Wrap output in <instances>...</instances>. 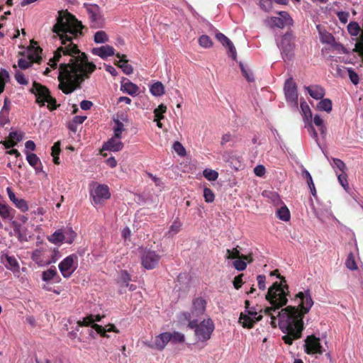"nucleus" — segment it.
<instances>
[{"instance_id": "obj_18", "label": "nucleus", "mask_w": 363, "mask_h": 363, "mask_svg": "<svg viewBox=\"0 0 363 363\" xmlns=\"http://www.w3.org/2000/svg\"><path fill=\"white\" fill-rule=\"evenodd\" d=\"M1 261L6 268L11 271L14 275L19 274L20 265L14 256L9 255L8 253L3 252L1 255Z\"/></svg>"}, {"instance_id": "obj_35", "label": "nucleus", "mask_w": 363, "mask_h": 363, "mask_svg": "<svg viewBox=\"0 0 363 363\" xmlns=\"http://www.w3.org/2000/svg\"><path fill=\"white\" fill-rule=\"evenodd\" d=\"M169 341L172 344L182 343L185 340L184 335L177 331L169 333Z\"/></svg>"}, {"instance_id": "obj_37", "label": "nucleus", "mask_w": 363, "mask_h": 363, "mask_svg": "<svg viewBox=\"0 0 363 363\" xmlns=\"http://www.w3.org/2000/svg\"><path fill=\"white\" fill-rule=\"evenodd\" d=\"M262 196L270 199L274 205L278 206L281 203L279 194L274 191H264L262 192Z\"/></svg>"}, {"instance_id": "obj_24", "label": "nucleus", "mask_w": 363, "mask_h": 363, "mask_svg": "<svg viewBox=\"0 0 363 363\" xmlns=\"http://www.w3.org/2000/svg\"><path fill=\"white\" fill-rule=\"evenodd\" d=\"M305 89L312 98L316 100L322 99L325 96L324 89L318 85L306 86Z\"/></svg>"}, {"instance_id": "obj_63", "label": "nucleus", "mask_w": 363, "mask_h": 363, "mask_svg": "<svg viewBox=\"0 0 363 363\" xmlns=\"http://www.w3.org/2000/svg\"><path fill=\"white\" fill-rule=\"evenodd\" d=\"M260 6L264 11H269L272 8V0H261Z\"/></svg>"}, {"instance_id": "obj_9", "label": "nucleus", "mask_w": 363, "mask_h": 363, "mask_svg": "<svg viewBox=\"0 0 363 363\" xmlns=\"http://www.w3.org/2000/svg\"><path fill=\"white\" fill-rule=\"evenodd\" d=\"M60 273L65 278H69L78 267V257L72 254L63 259L58 265Z\"/></svg>"}, {"instance_id": "obj_15", "label": "nucleus", "mask_w": 363, "mask_h": 363, "mask_svg": "<svg viewBox=\"0 0 363 363\" xmlns=\"http://www.w3.org/2000/svg\"><path fill=\"white\" fill-rule=\"evenodd\" d=\"M40 52L38 48L29 49L27 56L18 60V67L25 69L30 67L33 62H38L40 60Z\"/></svg>"}, {"instance_id": "obj_47", "label": "nucleus", "mask_w": 363, "mask_h": 363, "mask_svg": "<svg viewBox=\"0 0 363 363\" xmlns=\"http://www.w3.org/2000/svg\"><path fill=\"white\" fill-rule=\"evenodd\" d=\"M167 111V107L164 104H160L157 108L154 110L155 114V120L154 121H160L164 116L163 113Z\"/></svg>"}, {"instance_id": "obj_40", "label": "nucleus", "mask_w": 363, "mask_h": 363, "mask_svg": "<svg viewBox=\"0 0 363 363\" xmlns=\"http://www.w3.org/2000/svg\"><path fill=\"white\" fill-rule=\"evenodd\" d=\"M94 40L96 43H105L108 41V36L105 31L99 30L94 34Z\"/></svg>"}, {"instance_id": "obj_42", "label": "nucleus", "mask_w": 363, "mask_h": 363, "mask_svg": "<svg viewBox=\"0 0 363 363\" xmlns=\"http://www.w3.org/2000/svg\"><path fill=\"white\" fill-rule=\"evenodd\" d=\"M347 30L352 36L357 37L360 33L361 28L357 22H350L347 25Z\"/></svg>"}, {"instance_id": "obj_10", "label": "nucleus", "mask_w": 363, "mask_h": 363, "mask_svg": "<svg viewBox=\"0 0 363 363\" xmlns=\"http://www.w3.org/2000/svg\"><path fill=\"white\" fill-rule=\"evenodd\" d=\"M89 15L91 26L93 28L102 27L104 19L101 14L100 8L96 4H85Z\"/></svg>"}, {"instance_id": "obj_59", "label": "nucleus", "mask_w": 363, "mask_h": 363, "mask_svg": "<svg viewBox=\"0 0 363 363\" xmlns=\"http://www.w3.org/2000/svg\"><path fill=\"white\" fill-rule=\"evenodd\" d=\"M347 71L348 72L349 77H350L351 82L354 84H357L359 82L358 74L352 68H347Z\"/></svg>"}, {"instance_id": "obj_12", "label": "nucleus", "mask_w": 363, "mask_h": 363, "mask_svg": "<svg viewBox=\"0 0 363 363\" xmlns=\"http://www.w3.org/2000/svg\"><path fill=\"white\" fill-rule=\"evenodd\" d=\"M279 16L271 17L267 20V25L274 28H283L285 26H291L293 19L286 11H280L278 13Z\"/></svg>"}, {"instance_id": "obj_28", "label": "nucleus", "mask_w": 363, "mask_h": 363, "mask_svg": "<svg viewBox=\"0 0 363 363\" xmlns=\"http://www.w3.org/2000/svg\"><path fill=\"white\" fill-rule=\"evenodd\" d=\"M63 238L62 231L61 229H59L48 236V240L55 245L61 246L65 243Z\"/></svg>"}, {"instance_id": "obj_14", "label": "nucleus", "mask_w": 363, "mask_h": 363, "mask_svg": "<svg viewBox=\"0 0 363 363\" xmlns=\"http://www.w3.org/2000/svg\"><path fill=\"white\" fill-rule=\"evenodd\" d=\"M284 94L287 102L293 106H297L298 92L295 82L292 79H288L284 84Z\"/></svg>"}, {"instance_id": "obj_61", "label": "nucleus", "mask_w": 363, "mask_h": 363, "mask_svg": "<svg viewBox=\"0 0 363 363\" xmlns=\"http://www.w3.org/2000/svg\"><path fill=\"white\" fill-rule=\"evenodd\" d=\"M258 287L261 290H264L266 289V277L264 275H258L257 277Z\"/></svg>"}, {"instance_id": "obj_43", "label": "nucleus", "mask_w": 363, "mask_h": 363, "mask_svg": "<svg viewBox=\"0 0 363 363\" xmlns=\"http://www.w3.org/2000/svg\"><path fill=\"white\" fill-rule=\"evenodd\" d=\"M131 280L130 274L126 271H121L118 278V282L122 286H128L129 281Z\"/></svg>"}, {"instance_id": "obj_56", "label": "nucleus", "mask_w": 363, "mask_h": 363, "mask_svg": "<svg viewBox=\"0 0 363 363\" xmlns=\"http://www.w3.org/2000/svg\"><path fill=\"white\" fill-rule=\"evenodd\" d=\"M240 252L236 249L227 250L225 257L228 259H238L240 258Z\"/></svg>"}, {"instance_id": "obj_13", "label": "nucleus", "mask_w": 363, "mask_h": 363, "mask_svg": "<svg viewBox=\"0 0 363 363\" xmlns=\"http://www.w3.org/2000/svg\"><path fill=\"white\" fill-rule=\"evenodd\" d=\"M284 60H290L293 55L294 43L290 35H284L277 43Z\"/></svg>"}, {"instance_id": "obj_52", "label": "nucleus", "mask_w": 363, "mask_h": 363, "mask_svg": "<svg viewBox=\"0 0 363 363\" xmlns=\"http://www.w3.org/2000/svg\"><path fill=\"white\" fill-rule=\"evenodd\" d=\"M345 264H346V267L350 270H355L357 269L356 262H355L354 256L352 253H350L348 255V257L346 259Z\"/></svg>"}, {"instance_id": "obj_39", "label": "nucleus", "mask_w": 363, "mask_h": 363, "mask_svg": "<svg viewBox=\"0 0 363 363\" xmlns=\"http://www.w3.org/2000/svg\"><path fill=\"white\" fill-rule=\"evenodd\" d=\"M101 318L100 315H96V316L89 315V316L84 318L82 320L77 321V324H78V326H89L96 321H100Z\"/></svg>"}, {"instance_id": "obj_30", "label": "nucleus", "mask_w": 363, "mask_h": 363, "mask_svg": "<svg viewBox=\"0 0 363 363\" xmlns=\"http://www.w3.org/2000/svg\"><path fill=\"white\" fill-rule=\"evenodd\" d=\"M26 155V160L28 164L35 169V172L38 171V164H40V160L39 157L34 153H30L27 151H24Z\"/></svg>"}, {"instance_id": "obj_20", "label": "nucleus", "mask_w": 363, "mask_h": 363, "mask_svg": "<svg viewBox=\"0 0 363 363\" xmlns=\"http://www.w3.org/2000/svg\"><path fill=\"white\" fill-rule=\"evenodd\" d=\"M123 148V143L121 142V138L113 135L106 143L103 145V149L111 152H118Z\"/></svg>"}, {"instance_id": "obj_53", "label": "nucleus", "mask_w": 363, "mask_h": 363, "mask_svg": "<svg viewBox=\"0 0 363 363\" xmlns=\"http://www.w3.org/2000/svg\"><path fill=\"white\" fill-rule=\"evenodd\" d=\"M333 167L335 169H338L340 173L345 172V164L339 159H333Z\"/></svg>"}, {"instance_id": "obj_6", "label": "nucleus", "mask_w": 363, "mask_h": 363, "mask_svg": "<svg viewBox=\"0 0 363 363\" xmlns=\"http://www.w3.org/2000/svg\"><path fill=\"white\" fill-rule=\"evenodd\" d=\"M89 193L94 205L101 204L111 197L109 187L106 184L97 182L89 184Z\"/></svg>"}, {"instance_id": "obj_50", "label": "nucleus", "mask_w": 363, "mask_h": 363, "mask_svg": "<svg viewBox=\"0 0 363 363\" xmlns=\"http://www.w3.org/2000/svg\"><path fill=\"white\" fill-rule=\"evenodd\" d=\"M9 72L6 70L0 71V94L4 91L6 82L9 79Z\"/></svg>"}, {"instance_id": "obj_23", "label": "nucleus", "mask_w": 363, "mask_h": 363, "mask_svg": "<svg viewBox=\"0 0 363 363\" xmlns=\"http://www.w3.org/2000/svg\"><path fill=\"white\" fill-rule=\"evenodd\" d=\"M42 280L45 282L58 283L61 279L55 267L50 268L42 273Z\"/></svg>"}, {"instance_id": "obj_41", "label": "nucleus", "mask_w": 363, "mask_h": 363, "mask_svg": "<svg viewBox=\"0 0 363 363\" xmlns=\"http://www.w3.org/2000/svg\"><path fill=\"white\" fill-rule=\"evenodd\" d=\"M113 130V135L122 138V133L125 130L123 123L118 119H115Z\"/></svg>"}, {"instance_id": "obj_5", "label": "nucleus", "mask_w": 363, "mask_h": 363, "mask_svg": "<svg viewBox=\"0 0 363 363\" xmlns=\"http://www.w3.org/2000/svg\"><path fill=\"white\" fill-rule=\"evenodd\" d=\"M31 92L36 96V102L40 106H44L48 103V108L50 110L56 108V101L50 94L49 90L39 83L34 82L31 89Z\"/></svg>"}, {"instance_id": "obj_11", "label": "nucleus", "mask_w": 363, "mask_h": 363, "mask_svg": "<svg viewBox=\"0 0 363 363\" xmlns=\"http://www.w3.org/2000/svg\"><path fill=\"white\" fill-rule=\"evenodd\" d=\"M300 107L305 123V127L308 128L310 135L315 139L316 143H318V133L312 123V113L311 108L305 101L301 102Z\"/></svg>"}, {"instance_id": "obj_44", "label": "nucleus", "mask_w": 363, "mask_h": 363, "mask_svg": "<svg viewBox=\"0 0 363 363\" xmlns=\"http://www.w3.org/2000/svg\"><path fill=\"white\" fill-rule=\"evenodd\" d=\"M203 177L210 182L216 181L218 177V173L211 169H205L203 172Z\"/></svg>"}, {"instance_id": "obj_2", "label": "nucleus", "mask_w": 363, "mask_h": 363, "mask_svg": "<svg viewBox=\"0 0 363 363\" xmlns=\"http://www.w3.org/2000/svg\"><path fill=\"white\" fill-rule=\"evenodd\" d=\"M289 287L282 278L280 282H274L268 289L266 299L270 306L264 308V313L270 317V324L273 328L279 326L285 334L282 339L286 344L291 345L294 340L301 336L303 330V315L309 312L313 305L309 290L298 292L294 298L297 306H287L281 308L288 302Z\"/></svg>"}, {"instance_id": "obj_46", "label": "nucleus", "mask_w": 363, "mask_h": 363, "mask_svg": "<svg viewBox=\"0 0 363 363\" xmlns=\"http://www.w3.org/2000/svg\"><path fill=\"white\" fill-rule=\"evenodd\" d=\"M181 227L182 223L177 220H174L173 223L171 225L168 230L167 235L169 237L174 236V235L179 232Z\"/></svg>"}, {"instance_id": "obj_27", "label": "nucleus", "mask_w": 363, "mask_h": 363, "mask_svg": "<svg viewBox=\"0 0 363 363\" xmlns=\"http://www.w3.org/2000/svg\"><path fill=\"white\" fill-rule=\"evenodd\" d=\"M92 328L95 329V330L103 337H108L106 335L107 332H115L116 333H119V330L116 329L115 325L113 324H108L103 327L101 325L94 323L92 325Z\"/></svg>"}, {"instance_id": "obj_1", "label": "nucleus", "mask_w": 363, "mask_h": 363, "mask_svg": "<svg viewBox=\"0 0 363 363\" xmlns=\"http://www.w3.org/2000/svg\"><path fill=\"white\" fill-rule=\"evenodd\" d=\"M82 29L81 22L69 13L60 14L52 28L53 38L58 39L61 45L54 52L48 65L55 69L60 63L59 87L66 94L79 89L96 69V65L88 62L85 53L74 42L82 35Z\"/></svg>"}, {"instance_id": "obj_33", "label": "nucleus", "mask_w": 363, "mask_h": 363, "mask_svg": "<svg viewBox=\"0 0 363 363\" xmlns=\"http://www.w3.org/2000/svg\"><path fill=\"white\" fill-rule=\"evenodd\" d=\"M301 175H302L303 178L306 179L308 186L313 196H315V194H316L315 187L312 177H311V174L309 173V172L303 168L302 169Z\"/></svg>"}, {"instance_id": "obj_36", "label": "nucleus", "mask_w": 363, "mask_h": 363, "mask_svg": "<svg viewBox=\"0 0 363 363\" xmlns=\"http://www.w3.org/2000/svg\"><path fill=\"white\" fill-rule=\"evenodd\" d=\"M313 121V123L318 128L320 134L325 137L326 135L327 128L323 119L319 115H315Z\"/></svg>"}, {"instance_id": "obj_8", "label": "nucleus", "mask_w": 363, "mask_h": 363, "mask_svg": "<svg viewBox=\"0 0 363 363\" xmlns=\"http://www.w3.org/2000/svg\"><path fill=\"white\" fill-rule=\"evenodd\" d=\"M249 304V301H246L245 310V312L240 313L239 323L244 328H251L255 323L261 320L262 315H258L253 308H250Z\"/></svg>"}, {"instance_id": "obj_38", "label": "nucleus", "mask_w": 363, "mask_h": 363, "mask_svg": "<svg viewBox=\"0 0 363 363\" xmlns=\"http://www.w3.org/2000/svg\"><path fill=\"white\" fill-rule=\"evenodd\" d=\"M277 217L283 221H289L290 220V212L286 206H283L277 211Z\"/></svg>"}, {"instance_id": "obj_34", "label": "nucleus", "mask_w": 363, "mask_h": 363, "mask_svg": "<svg viewBox=\"0 0 363 363\" xmlns=\"http://www.w3.org/2000/svg\"><path fill=\"white\" fill-rule=\"evenodd\" d=\"M150 91L155 96H160L164 93V87L161 82H157L150 86Z\"/></svg>"}, {"instance_id": "obj_58", "label": "nucleus", "mask_w": 363, "mask_h": 363, "mask_svg": "<svg viewBox=\"0 0 363 363\" xmlns=\"http://www.w3.org/2000/svg\"><path fill=\"white\" fill-rule=\"evenodd\" d=\"M241 71L243 76L246 78L248 82H252L254 80L252 73L248 70L243 65L240 64Z\"/></svg>"}, {"instance_id": "obj_19", "label": "nucleus", "mask_w": 363, "mask_h": 363, "mask_svg": "<svg viewBox=\"0 0 363 363\" xmlns=\"http://www.w3.org/2000/svg\"><path fill=\"white\" fill-rule=\"evenodd\" d=\"M169 337L168 332L162 333L155 337L153 342H145L144 344L150 348L162 350L167 343L169 342Z\"/></svg>"}, {"instance_id": "obj_55", "label": "nucleus", "mask_w": 363, "mask_h": 363, "mask_svg": "<svg viewBox=\"0 0 363 363\" xmlns=\"http://www.w3.org/2000/svg\"><path fill=\"white\" fill-rule=\"evenodd\" d=\"M0 216L5 219L11 217L9 207L2 203H0Z\"/></svg>"}, {"instance_id": "obj_45", "label": "nucleus", "mask_w": 363, "mask_h": 363, "mask_svg": "<svg viewBox=\"0 0 363 363\" xmlns=\"http://www.w3.org/2000/svg\"><path fill=\"white\" fill-rule=\"evenodd\" d=\"M13 203L22 212H26L28 211V203L23 199L17 198L15 201H13Z\"/></svg>"}, {"instance_id": "obj_62", "label": "nucleus", "mask_w": 363, "mask_h": 363, "mask_svg": "<svg viewBox=\"0 0 363 363\" xmlns=\"http://www.w3.org/2000/svg\"><path fill=\"white\" fill-rule=\"evenodd\" d=\"M337 16L340 22L343 23H346L348 21L349 13L345 11H339L337 13Z\"/></svg>"}, {"instance_id": "obj_22", "label": "nucleus", "mask_w": 363, "mask_h": 363, "mask_svg": "<svg viewBox=\"0 0 363 363\" xmlns=\"http://www.w3.org/2000/svg\"><path fill=\"white\" fill-rule=\"evenodd\" d=\"M91 52L102 59H106L115 55V49L111 45H106L93 48Z\"/></svg>"}, {"instance_id": "obj_54", "label": "nucleus", "mask_w": 363, "mask_h": 363, "mask_svg": "<svg viewBox=\"0 0 363 363\" xmlns=\"http://www.w3.org/2000/svg\"><path fill=\"white\" fill-rule=\"evenodd\" d=\"M203 197L205 201L207 203H212L215 199V195L211 189L209 188H204Z\"/></svg>"}, {"instance_id": "obj_21", "label": "nucleus", "mask_w": 363, "mask_h": 363, "mask_svg": "<svg viewBox=\"0 0 363 363\" xmlns=\"http://www.w3.org/2000/svg\"><path fill=\"white\" fill-rule=\"evenodd\" d=\"M216 39L228 50V53L231 55L233 60L236 58V49L232 41L221 33L216 34Z\"/></svg>"}, {"instance_id": "obj_25", "label": "nucleus", "mask_w": 363, "mask_h": 363, "mask_svg": "<svg viewBox=\"0 0 363 363\" xmlns=\"http://www.w3.org/2000/svg\"><path fill=\"white\" fill-rule=\"evenodd\" d=\"M121 90L133 96H137L139 94V87L128 80L122 83Z\"/></svg>"}, {"instance_id": "obj_64", "label": "nucleus", "mask_w": 363, "mask_h": 363, "mask_svg": "<svg viewBox=\"0 0 363 363\" xmlns=\"http://www.w3.org/2000/svg\"><path fill=\"white\" fill-rule=\"evenodd\" d=\"M255 174L258 177H262L265 174V167L263 165H257L254 168Z\"/></svg>"}, {"instance_id": "obj_16", "label": "nucleus", "mask_w": 363, "mask_h": 363, "mask_svg": "<svg viewBox=\"0 0 363 363\" xmlns=\"http://www.w3.org/2000/svg\"><path fill=\"white\" fill-rule=\"evenodd\" d=\"M141 259L142 265L146 269H152L158 264V262L160 259V256L157 255L155 251L146 250L144 252Z\"/></svg>"}, {"instance_id": "obj_60", "label": "nucleus", "mask_w": 363, "mask_h": 363, "mask_svg": "<svg viewBox=\"0 0 363 363\" xmlns=\"http://www.w3.org/2000/svg\"><path fill=\"white\" fill-rule=\"evenodd\" d=\"M9 138L16 142V144L23 139V134L18 132H11L9 134Z\"/></svg>"}, {"instance_id": "obj_29", "label": "nucleus", "mask_w": 363, "mask_h": 363, "mask_svg": "<svg viewBox=\"0 0 363 363\" xmlns=\"http://www.w3.org/2000/svg\"><path fill=\"white\" fill-rule=\"evenodd\" d=\"M252 259L248 256H242L240 258L235 259L233 264L234 267L238 271L244 270L247 267V262H251Z\"/></svg>"}, {"instance_id": "obj_17", "label": "nucleus", "mask_w": 363, "mask_h": 363, "mask_svg": "<svg viewBox=\"0 0 363 363\" xmlns=\"http://www.w3.org/2000/svg\"><path fill=\"white\" fill-rule=\"evenodd\" d=\"M305 342V351L308 354H322L324 351L320 339L314 335L308 336Z\"/></svg>"}, {"instance_id": "obj_4", "label": "nucleus", "mask_w": 363, "mask_h": 363, "mask_svg": "<svg viewBox=\"0 0 363 363\" xmlns=\"http://www.w3.org/2000/svg\"><path fill=\"white\" fill-rule=\"evenodd\" d=\"M207 305L206 300L203 297H196L192 300L190 312H184L179 315L182 320L189 322L188 326L193 328L195 326V320L203 315L206 311Z\"/></svg>"}, {"instance_id": "obj_32", "label": "nucleus", "mask_w": 363, "mask_h": 363, "mask_svg": "<svg viewBox=\"0 0 363 363\" xmlns=\"http://www.w3.org/2000/svg\"><path fill=\"white\" fill-rule=\"evenodd\" d=\"M316 108L318 111L330 113L332 111L333 104L330 99H323L318 103Z\"/></svg>"}, {"instance_id": "obj_49", "label": "nucleus", "mask_w": 363, "mask_h": 363, "mask_svg": "<svg viewBox=\"0 0 363 363\" xmlns=\"http://www.w3.org/2000/svg\"><path fill=\"white\" fill-rule=\"evenodd\" d=\"M336 174L337 175V179H338L339 183L341 184V186L345 190H347L349 189V184L347 182V174L345 172L338 173L337 171H336Z\"/></svg>"}, {"instance_id": "obj_31", "label": "nucleus", "mask_w": 363, "mask_h": 363, "mask_svg": "<svg viewBox=\"0 0 363 363\" xmlns=\"http://www.w3.org/2000/svg\"><path fill=\"white\" fill-rule=\"evenodd\" d=\"M61 230L65 243L72 244L77 237V233L71 228H62Z\"/></svg>"}, {"instance_id": "obj_3", "label": "nucleus", "mask_w": 363, "mask_h": 363, "mask_svg": "<svg viewBox=\"0 0 363 363\" xmlns=\"http://www.w3.org/2000/svg\"><path fill=\"white\" fill-rule=\"evenodd\" d=\"M61 257L58 249L43 246L35 250L31 255L32 260L39 267H45L55 263Z\"/></svg>"}, {"instance_id": "obj_48", "label": "nucleus", "mask_w": 363, "mask_h": 363, "mask_svg": "<svg viewBox=\"0 0 363 363\" xmlns=\"http://www.w3.org/2000/svg\"><path fill=\"white\" fill-rule=\"evenodd\" d=\"M199 43L204 48H208L213 45L211 39L206 35H203L199 38Z\"/></svg>"}, {"instance_id": "obj_51", "label": "nucleus", "mask_w": 363, "mask_h": 363, "mask_svg": "<svg viewBox=\"0 0 363 363\" xmlns=\"http://www.w3.org/2000/svg\"><path fill=\"white\" fill-rule=\"evenodd\" d=\"M173 149L177 153V155L181 157H184L186 155V150L184 147L179 141H176L174 143Z\"/></svg>"}, {"instance_id": "obj_57", "label": "nucleus", "mask_w": 363, "mask_h": 363, "mask_svg": "<svg viewBox=\"0 0 363 363\" xmlns=\"http://www.w3.org/2000/svg\"><path fill=\"white\" fill-rule=\"evenodd\" d=\"M15 79L22 85H26L28 83V79L26 78L25 75L20 71H17L15 74Z\"/></svg>"}, {"instance_id": "obj_26", "label": "nucleus", "mask_w": 363, "mask_h": 363, "mask_svg": "<svg viewBox=\"0 0 363 363\" xmlns=\"http://www.w3.org/2000/svg\"><path fill=\"white\" fill-rule=\"evenodd\" d=\"M116 57L119 60L116 62V64L123 70V72L126 74H130L133 73V69L132 66L128 63V60L125 59V55L117 53Z\"/></svg>"}, {"instance_id": "obj_7", "label": "nucleus", "mask_w": 363, "mask_h": 363, "mask_svg": "<svg viewBox=\"0 0 363 363\" xmlns=\"http://www.w3.org/2000/svg\"><path fill=\"white\" fill-rule=\"evenodd\" d=\"M196 322L197 320H195V326L192 329H194L197 340L203 342L209 340L215 328L213 320L211 318H207L199 324H197Z\"/></svg>"}]
</instances>
